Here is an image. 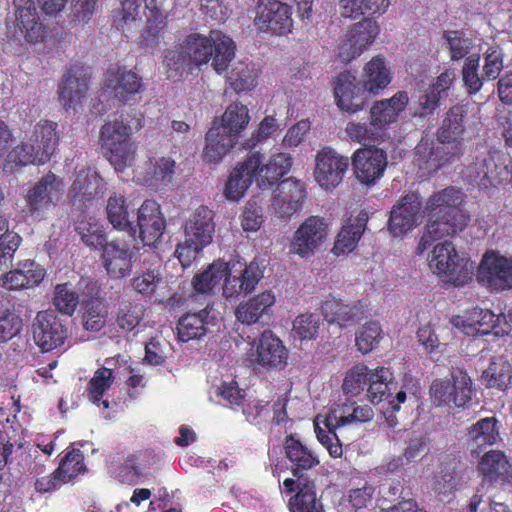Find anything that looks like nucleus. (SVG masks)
<instances>
[{
    "label": "nucleus",
    "mask_w": 512,
    "mask_h": 512,
    "mask_svg": "<svg viewBox=\"0 0 512 512\" xmlns=\"http://www.w3.org/2000/svg\"><path fill=\"white\" fill-rule=\"evenodd\" d=\"M276 298L273 292L266 290L242 302L235 309V318L242 324L251 325L260 321L264 315H269L275 305Z\"/></svg>",
    "instance_id": "nucleus-35"
},
{
    "label": "nucleus",
    "mask_w": 512,
    "mask_h": 512,
    "mask_svg": "<svg viewBox=\"0 0 512 512\" xmlns=\"http://www.w3.org/2000/svg\"><path fill=\"white\" fill-rule=\"evenodd\" d=\"M288 507L290 512H324L322 502L317 499L315 482L300 478L298 491L289 499Z\"/></svg>",
    "instance_id": "nucleus-40"
},
{
    "label": "nucleus",
    "mask_w": 512,
    "mask_h": 512,
    "mask_svg": "<svg viewBox=\"0 0 512 512\" xmlns=\"http://www.w3.org/2000/svg\"><path fill=\"white\" fill-rule=\"evenodd\" d=\"M368 385L367 397L373 404L389 400L392 397L391 390L397 387V383L393 381V373L385 367L371 371Z\"/></svg>",
    "instance_id": "nucleus-43"
},
{
    "label": "nucleus",
    "mask_w": 512,
    "mask_h": 512,
    "mask_svg": "<svg viewBox=\"0 0 512 512\" xmlns=\"http://www.w3.org/2000/svg\"><path fill=\"white\" fill-rule=\"evenodd\" d=\"M34 343L42 352L61 350L69 336L64 318L53 311H40L32 323Z\"/></svg>",
    "instance_id": "nucleus-10"
},
{
    "label": "nucleus",
    "mask_w": 512,
    "mask_h": 512,
    "mask_svg": "<svg viewBox=\"0 0 512 512\" xmlns=\"http://www.w3.org/2000/svg\"><path fill=\"white\" fill-rule=\"evenodd\" d=\"M374 418V410L371 406L357 405L355 402L343 403L338 409L328 413V423L336 426H345L352 423H366Z\"/></svg>",
    "instance_id": "nucleus-41"
},
{
    "label": "nucleus",
    "mask_w": 512,
    "mask_h": 512,
    "mask_svg": "<svg viewBox=\"0 0 512 512\" xmlns=\"http://www.w3.org/2000/svg\"><path fill=\"white\" fill-rule=\"evenodd\" d=\"M441 97L431 86L423 90L414 101V116L428 118L440 107Z\"/></svg>",
    "instance_id": "nucleus-59"
},
{
    "label": "nucleus",
    "mask_w": 512,
    "mask_h": 512,
    "mask_svg": "<svg viewBox=\"0 0 512 512\" xmlns=\"http://www.w3.org/2000/svg\"><path fill=\"white\" fill-rule=\"evenodd\" d=\"M379 34L377 21L364 18L354 23L347 32V39L340 46V56L350 61L358 57Z\"/></svg>",
    "instance_id": "nucleus-27"
},
{
    "label": "nucleus",
    "mask_w": 512,
    "mask_h": 512,
    "mask_svg": "<svg viewBox=\"0 0 512 512\" xmlns=\"http://www.w3.org/2000/svg\"><path fill=\"white\" fill-rule=\"evenodd\" d=\"M132 135L131 126L121 118L105 121L100 128V149L118 172L135 160L138 147Z\"/></svg>",
    "instance_id": "nucleus-6"
},
{
    "label": "nucleus",
    "mask_w": 512,
    "mask_h": 512,
    "mask_svg": "<svg viewBox=\"0 0 512 512\" xmlns=\"http://www.w3.org/2000/svg\"><path fill=\"white\" fill-rule=\"evenodd\" d=\"M115 376L113 369L107 367H100L92 376L87 386L88 399L95 405L100 406V401L104 393L114 383Z\"/></svg>",
    "instance_id": "nucleus-49"
},
{
    "label": "nucleus",
    "mask_w": 512,
    "mask_h": 512,
    "mask_svg": "<svg viewBox=\"0 0 512 512\" xmlns=\"http://www.w3.org/2000/svg\"><path fill=\"white\" fill-rule=\"evenodd\" d=\"M85 245L91 249H102L107 244L106 233L95 219L81 220L75 227Z\"/></svg>",
    "instance_id": "nucleus-50"
},
{
    "label": "nucleus",
    "mask_w": 512,
    "mask_h": 512,
    "mask_svg": "<svg viewBox=\"0 0 512 512\" xmlns=\"http://www.w3.org/2000/svg\"><path fill=\"white\" fill-rule=\"evenodd\" d=\"M259 166V159L255 155H248L247 158L240 162L230 173L224 194L230 200L241 199L249 189L255 172Z\"/></svg>",
    "instance_id": "nucleus-33"
},
{
    "label": "nucleus",
    "mask_w": 512,
    "mask_h": 512,
    "mask_svg": "<svg viewBox=\"0 0 512 512\" xmlns=\"http://www.w3.org/2000/svg\"><path fill=\"white\" fill-rule=\"evenodd\" d=\"M254 22L261 31L287 35L293 29L291 6L280 0H257Z\"/></svg>",
    "instance_id": "nucleus-12"
},
{
    "label": "nucleus",
    "mask_w": 512,
    "mask_h": 512,
    "mask_svg": "<svg viewBox=\"0 0 512 512\" xmlns=\"http://www.w3.org/2000/svg\"><path fill=\"white\" fill-rule=\"evenodd\" d=\"M63 192V179L52 172L46 173L26 195L28 212L32 217L42 218L47 210L57 205Z\"/></svg>",
    "instance_id": "nucleus-13"
},
{
    "label": "nucleus",
    "mask_w": 512,
    "mask_h": 512,
    "mask_svg": "<svg viewBox=\"0 0 512 512\" xmlns=\"http://www.w3.org/2000/svg\"><path fill=\"white\" fill-rule=\"evenodd\" d=\"M217 322L213 304L209 300L205 307L196 312H186L180 316L176 324L177 338L186 343L192 340H200Z\"/></svg>",
    "instance_id": "nucleus-22"
},
{
    "label": "nucleus",
    "mask_w": 512,
    "mask_h": 512,
    "mask_svg": "<svg viewBox=\"0 0 512 512\" xmlns=\"http://www.w3.org/2000/svg\"><path fill=\"white\" fill-rule=\"evenodd\" d=\"M139 9V0H122L114 17V27L121 30L125 25L136 22L139 18Z\"/></svg>",
    "instance_id": "nucleus-64"
},
{
    "label": "nucleus",
    "mask_w": 512,
    "mask_h": 512,
    "mask_svg": "<svg viewBox=\"0 0 512 512\" xmlns=\"http://www.w3.org/2000/svg\"><path fill=\"white\" fill-rule=\"evenodd\" d=\"M422 202L418 193L410 192L400 197L393 207L389 220V230L394 235L407 233L415 228L420 217Z\"/></svg>",
    "instance_id": "nucleus-24"
},
{
    "label": "nucleus",
    "mask_w": 512,
    "mask_h": 512,
    "mask_svg": "<svg viewBox=\"0 0 512 512\" xmlns=\"http://www.w3.org/2000/svg\"><path fill=\"white\" fill-rule=\"evenodd\" d=\"M142 316L143 312L139 305L124 304L119 307L116 323L120 330L130 332L139 326Z\"/></svg>",
    "instance_id": "nucleus-60"
},
{
    "label": "nucleus",
    "mask_w": 512,
    "mask_h": 512,
    "mask_svg": "<svg viewBox=\"0 0 512 512\" xmlns=\"http://www.w3.org/2000/svg\"><path fill=\"white\" fill-rule=\"evenodd\" d=\"M58 141L56 122L40 120L27 140L12 150L10 159L18 166L44 165L54 153Z\"/></svg>",
    "instance_id": "nucleus-7"
},
{
    "label": "nucleus",
    "mask_w": 512,
    "mask_h": 512,
    "mask_svg": "<svg viewBox=\"0 0 512 512\" xmlns=\"http://www.w3.org/2000/svg\"><path fill=\"white\" fill-rule=\"evenodd\" d=\"M466 117V106L454 104L436 129V141L428 137L418 141L414 148V159L419 169L432 175L464 154Z\"/></svg>",
    "instance_id": "nucleus-2"
},
{
    "label": "nucleus",
    "mask_w": 512,
    "mask_h": 512,
    "mask_svg": "<svg viewBox=\"0 0 512 512\" xmlns=\"http://www.w3.org/2000/svg\"><path fill=\"white\" fill-rule=\"evenodd\" d=\"M502 319H505V315L475 307L467 310L464 315L453 316L452 323L469 335H487L491 332L499 335L506 332L499 327Z\"/></svg>",
    "instance_id": "nucleus-20"
},
{
    "label": "nucleus",
    "mask_w": 512,
    "mask_h": 512,
    "mask_svg": "<svg viewBox=\"0 0 512 512\" xmlns=\"http://www.w3.org/2000/svg\"><path fill=\"white\" fill-rule=\"evenodd\" d=\"M23 329L21 316L9 308L0 306V344L8 343Z\"/></svg>",
    "instance_id": "nucleus-57"
},
{
    "label": "nucleus",
    "mask_w": 512,
    "mask_h": 512,
    "mask_svg": "<svg viewBox=\"0 0 512 512\" xmlns=\"http://www.w3.org/2000/svg\"><path fill=\"white\" fill-rule=\"evenodd\" d=\"M249 109L241 102H232L222 116L221 131L237 141L240 132L249 125Z\"/></svg>",
    "instance_id": "nucleus-45"
},
{
    "label": "nucleus",
    "mask_w": 512,
    "mask_h": 512,
    "mask_svg": "<svg viewBox=\"0 0 512 512\" xmlns=\"http://www.w3.org/2000/svg\"><path fill=\"white\" fill-rule=\"evenodd\" d=\"M344 132L349 140L357 142L363 146L377 142L381 137L376 127L372 125V119H370L369 124L355 120L348 121L344 128Z\"/></svg>",
    "instance_id": "nucleus-52"
},
{
    "label": "nucleus",
    "mask_w": 512,
    "mask_h": 512,
    "mask_svg": "<svg viewBox=\"0 0 512 512\" xmlns=\"http://www.w3.org/2000/svg\"><path fill=\"white\" fill-rule=\"evenodd\" d=\"M498 420L495 417L483 418L472 424L467 432V442L471 454L479 455L480 451L496 443L499 438Z\"/></svg>",
    "instance_id": "nucleus-38"
},
{
    "label": "nucleus",
    "mask_w": 512,
    "mask_h": 512,
    "mask_svg": "<svg viewBox=\"0 0 512 512\" xmlns=\"http://www.w3.org/2000/svg\"><path fill=\"white\" fill-rule=\"evenodd\" d=\"M349 159L331 147H323L315 157L314 176L324 189H333L341 184L348 169Z\"/></svg>",
    "instance_id": "nucleus-16"
},
{
    "label": "nucleus",
    "mask_w": 512,
    "mask_h": 512,
    "mask_svg": "<svg viewBox=\"0 0 512 512\" xmlns=\"http://www.w3.org/2000/svg\"><path fill=\"white\" fill-rule=\"evenodd\" d=\"M235 43L221 31L212 30L208 36L192 32L178 38L164 53L163 64L168 79H183L202 65L212 61L213 70L222 74L229 68L235 55Z\"/></svg>",
    "instance_id": "nucleus-1"
},
{
    "label": "nucleus",
    "mask_w": 512,
    "mask_h": 512,
    "mask_svg": "<svg viewBox=\"0 0 512 512\" xmlns=\"http://www.w3.org/2000/svg\"><path fill=\"white\" fill-rule=\"evenodd\" d=\"M105 86L123 103L134 100L145 89L142 77L123 66L107 70Z\"/></svg>",
    "instance_id": "nucleus-25"
},
{
    "label": "nucleus",
    "mask_w": 512,
    "mask_h": 512,
    "mask_svg": "<svg viewBox=\"0 0 512 512\" xmlns=\"http://www.w3.org/2000/svg\"><path fill=\"white\" fill-rule=\"evenodd\" d=\"M109 223L117 230L128 232L132 241H136L137 228L129 220L126 198L122 195L110 196L106 206Z\"/></svg>",
    "instance_id": "nucleus-44"
},
{
    "label": "nucleus",
    "mask_w": 512,
    "mask_h": 512,
    "mask_svg": "<svg viewBox=\"0 0 512 512\" xmlns=\"http://www.w3.org/2000/svg\"><path fill=\"white\" fill-rule=\"evenodd\" d=\"M284 453L290 463L292 475L298 478V481L300 478H305V470L320 464L317 454L295 438L294 434H288L284 438Z\"/></svg>",
    "instance_id": "nucleus-31"
},
{
    "label": "nucleus",
    "mask_w": 512,
    "mask_h": 512,
    "mask_svg": "<svg viewBox=\"0 0 512 512\" xmlns=\"http://www.w3.org/2000/svg\"><path fill=\"white\" fill-rule=\"evenodd\" d=\"M479 62L480 55L472 54L466 58L462 68V78L470 95L478 93L483 87L485 78L478 74Z\"/></svg>",
    "instance_id": "nucleus-58"
},
{
    "label": "nucleus",
    "mask_w": 512,
    "mask_h": 512,
    "mask_svg": "<svg viewBox=\"0 0 512 512\" xmlns=\"http://www.w3.org/2000/svg\"><path fill=\"white\" fill-rule=\"evenodd\" d=\"M371 371L365 364H356L350 368L343 379L342 391L352 397L359 395L369 382Z\"/></svg>",
    "instance_id": "nucleus-53"
},
{
    "label": "nucleus",
    "mask_w": 512,
    "mask_h": 512,
    "mask_svg": "<svg viewBox=\"0 0 512 512\" xmlns=\"http://www.w3.org/2000/svg\"><path fill=\"white\" fill-rule=\"evenodd\" d=\"M382 339V328L378 321H368L356 332V346L363 353L374 350Z\"/></svg>",
    "instance_id": "nucleus-56"
},
{
    "label": "nucleus",
    "mask_w": 512,
    "mask_h": 512,
    "mask_svg": "<svg viewBox=\"0 0 512 512\" xmlns=\"http://www.w3.org/2000/svg\"><path fill=\"white\" fill-rule=\"evenodd\" d=\"M213 210L199 206L185 224V237L198 247H207L213 241L215 224Z\"/></svg>",
    "instance_id": "nucleus-30"
},
{
    "label": "nucleus",
    "mask_w": 512,
    "mask_h": 512,
    "mask_svg": "<svg viewBox=\"0 0 512 512\" xmlns=\"http://www.w3.org/2000/svg\"><path fill=\"white\" fill-rule=\"evenodd\" d=\"M227 72L226 80L237 94L247 93L255 88L260 74L253 62L238 61L232 64Z\"/></svg>",
    "instance_id": "nucleus-39"
},
{
    "label": "nucleus",
    "mask_w": 512,
    "mask_h": 512,
    "mask_svg": "<svg viewBox=\"0 0 512 512\" xmlns=\"http://www.w3.org/2000/svg\"><path fill=\"white\" fill-rule=\"evenodd\" d=\"M251 361L264 368H278L287 364L288 352L280 338L271 330H264L251 345Z\"/></svg>",
    "instance_id": "nucleus-19"
},
{
    "label": "nucleus",
    "mask_w": 512,
    "mask_h": 512,
    "mask_svg": "<svg viewBox=\"0 0 512 512\" xmlns=\"http://www.w3.org/2000/svg\"><path fill=\"white\" fill-rule=\"evenodd\" d=\"M80 302V295L69 283L56 285L53 295V305L59 312L71 316Z\"/></svg>",
    "instance_id": "nucleus-54"
},
{
    "label": "nucleus",
    "mask_w": 512,
    "mask_h": 512,
    "mask_svg": "<svg viewBox=\"0 0 512 512\" xmlns=\"http://www.w3.org/2000/svg\"><path fill=\"white\" fill-rule=\"evenodd\" d=\"M512 159L499 150H489L488 154L477 158L468 168V176L479 189L491 191L507 183L509 165Z\"/></svg>",
    "instance_id": "nucleus-9"
},
{
    "label": "nucleus",
    "mask_w": 512,
    "mask_h": 512,
    "mask_svg": "<svg viewBox=\"0 0 512 512\" xmlns=\"http://www.w3.org/2000/svg\"><path fill=\"white\" fill-rule=\"evenodd\" d=\"M392 75L384 57L376 55L365 64L362 87L350 72L340 73L334 81V96L337 107L344 113L355 114L366 105L367 93L377 94L389 86Z\"/></svg>",
    "instance_id": "nucleus-4"
},
{
    "label": "nucleus",
    "mask_w": 512,
    "mask_h": 512,
    "mask_svg": "<svg viewBox=\"0 0 512 512\" xmlns=\"http://www.w3.org/2000/svg\"><path fill=\"white\" fill-rule=\"evenodd\" d=\"M248 155H255L259 159V166L255 172V179L262 189L279 185L292 166V158L287 153H277L270 156L266 164L263 163V155L258 151H251Z\"/></svg>",
    "instance_id": "nucleus-29"
},
{
    "label": "nucleus",
    "mask_w": 512,
    "mask_h": 512,
    "mask_svg": "<svg viewBox=\"0 0 512 512\" xmlns=\"http://www.w3.org/2000/svg\"><path fill=\"white\" fill-rule=\"evenodd\" d=\"M321 323L322 316L319 313H302L294 320L293 331L300 340H314L319 333Z\"/></svg>",
    "instance_id": "nucleus-55"
},
{
    "label": "nucleus",
    "mask_w": 512,
    "mask_h": 512,
    "mask_svg": "<svg viewBox=\"0 0 512 512\" xmlns=\"http://www.w3.org/2000/svg\"><path fill=\"white\" fill-rule=\"evenodd\" d=\"M452 378V403L456 407L465 408L472 399V380L469 373L462 368H454L450 372Z\"/></svg>",
    "instance_id": "nucleus-48"
},
{
    "label": "nucleus",
    "mask_w": 512,
    "mask_h": 512,
    "mask_svg": "<svg viewBox=\"0 0 512 512\" xmlns=\"http://www.w3.org/2000/svg\"><path fill=\"white\" fill-rule=\"evenodd\" d=\"M206 146L203 150V160L206 163H220L227 152L234 147L236 140L221 131V128L213 126L206 133Z\"/></svg>",
    "instance_id": "nucleus-42"
},
{
    "label": "nucleus",
    "mask_w": 512,
    "mask_h": 512,
    "mask_svg": "<svg viewBox=\"0 0 512 512\" xmlns=\"http://www.w3.org/2000/svg\"><path fill=\"white\" fill-rule=\"evenodd\" d=\"M354 174L365 186H372L383 176L387 166V153L377 147L358 148L351 157Z\"/></svg>",
    "instance_id": "nucleus-15"
},
{
    "label": "nucleus",
    "mask_w": 512,
    "mask_h": 512,
    "mask_svg": "<svg viewBox=\"0 0 512 512\" xmlns=\"http://www.w3.org/2000/svg\"><path fill=\"white\" fill-rule=\"evenodd\" d=\"M322 313L328 323H336L340 327H348L365 318L368 313V305L363 300L353 304L328 300L322 305Z\"/></svg>",
    "instance_id": "nucleus-32"
},
{
    "label": "nucleus",
    "mask_w": 512,
    "mask_h": 512,
    "mask_svg": "<svg viewBox=\"0 0 512 512\" xmlns=\"http://www.w3.org/2000/svg\"><path fill=\"white\" fill-rule=\"evenodd\" d=\"M512 379V366L504 359L492 360L481 375L483 384L488 388L506 390Z\"/></svg>",
    "instance_id": "nucleus-46"
},
{
    "label": "nucleus",
    "mask_w": 512,
    "mask_h": 512,
    "mask_svg": "<svg viewBox=\"0 0 512 512\" xmlns=\"http://www.w3.org/2000/svg\"><path fill=\"white\" fill-rule=\"evenodd\" d=\"M172 0H144L146 15V26L140 35V43L144 47H157L164 33L168 29V11Z\"/></svg>",
    "instance_id": "nucleus-23"
},
{
    "label": "nucleus",
    "mask_w": 512,
    "mask_h": 512,
    "mask_svg": "<svg viewBox=\"0 0 512 512\" xmlns=\"http://www.w3.org/2000/svg\"><path fill=\"white\" fill-rule=\"evenodd\" d=\"M478 469L484 482L504 484L511 476V466L503 451L489 450L479 462Z\"/></svg>",
    "instance_id": "nucleus-37"
},
{
    "label": "nucleus",
    "mask_w": 512,
    "mask_h": 512,
    "mask_svg": "<svg viewBox=\"0 0 512 512\" xmlns=\"http://www.w3.org/2000/svg\"><path fill=\"white\" fill-rule=\"evenodd\" d=\"M135 240H111L102 248V265L113 278H121L132 272L136 261L138 248L133 244Z\"/></svg>",
    "instance_id": "nucleus-14"
},
{
    "label": "nucleus",
    "mask_w": 512,
    "mask_h": 512,
    "mask_svg": "<svg viewBox=\"0 0 512 512\" xmlns=\"http://www.w3.org/2000/svg\"><path fill=\"white\" fill-rule=\"evenodd\" d=\"M89 77L90 72L85 64L77 61L69 65L59 88L64 108H75L81 102L88 90Z\"/></svg>",
    "instance_id": "nucleus-26"
},
{
    "label": "nucleus",
    "mask_w": 512,
    "mask_h": 512,
    "mask_svg": "<svg viewBox=\"0 0 512 512\" xmlns=\"http://www.w3.org/2000/svg\"><path fill=\"white\" fill-rule=\"evenodd\" d=\"M476 278L479 284L491 291L512 289V257L498 251H487L478 266Z\"/></svg>",
    "instance_id": "nucleus-11"
},
{
    "label": "nucleus",
    "mask_w": 512,
    "mask_h": 512,
    "mask_svg": "<svg viewBox=\"0 0 512 512\" xmlns=\"http://www.w3.org/2000/svg\"><path fill=\"white\" fill-rule=\"evenodd\" d=\"M108 316V307L101 298H90L82 304V327L86 331L103 329Z\"/></svg>",
    "instance_id": "nucleus-47"
},
{
    "label": "nucleus",
    "mask_w": 512,
    "mask_h": 512,
    "mask_svg": "<svg viewBox=\"0 0 512 512\" xmlns=\"http://www.w3.org/2000/svg\"><path fill=\"white\" fill-rule=\"evenodd\" d=\"M105 189L104 179L98 172L89 167H82L75 171L68 195L72 205L81 209L101 198Z\"/></svg>",
    "instance_id": "nucleus-18"
},
{
    "label": "nucleus",
    "mask_w": 512,
    "mask_h": 512,
    "mask_svg": "<svg viewBox=\"0 0 512 512\" xmlns=\"http://www.w3.org/2000/svg\"><path fill=\"white\" fill-rule=\"evenodd\" d=\"M328 233V223L324 217L311 215L295 231L290 252L301 257H309L325 240Z\"/></svg>",
    "instance_id": "nucleus-17"
},
{
    "label": "nucleus",
    "mask_w": 512,
    "mask_h": 512,
    "mask_svg": "<svg viewBox=\"0 0 512 512\" xmlns=\"http://www.w3.org/2000/svg\"><path fill=\"white\" fill-rule=\"evenodd\" d=\"M455 467L444 466L434 475L432 489L437 495L448 496L457 486Z\"/></svg>",
    "instance_id": "nucleus-62"
},
{
    "label": "nucleus",
    "mask_w": 512,
    "mask_h": 512,
    "mask_svg": "<svg viewBox=\"0 0 512 512\" xmlns=\"http://www.w3.org/2000/svg\"><path fill=\"white\" fill-rule=\"evenodd\" d=\"M428 262L432 272L447 285L464 287L472 281L474 264L459 255L451 240L436 244Z\"/></svg>",
    "instance_id": "nucleus-8"
},
{
    "label": "nucleus",
    "mask_w": 512,
    "mask_h": 512,
    "mask_svg": "<svg viewBox=\"0 0 512 512\" xmlns=\"http://www.w3.org/2000/svg\"><path fill=\"white\" fill-rule=\"evenodd\" d=\"M409 103L406 91H397L392 97L376 100L370 108L372 125L378 129L379 134L396 123L399 115L404 112Z\"/></svg>",
    "instance_id": "nucleus-28"
},
{
    "label": "nucleus",
    "mask_w": 512,
    "mask_h": 512,
    "mask_svg": "<svg viewBox=\"0 0 512 512\" xmlns=\"http://www.w3.org/2000/svg\"><path fill=\"white\" fill-rule=\"evenodd\" d=\"M138 236L143 246L154 247L166 229V220L156 200L146 199L138 209Z\"/></svg>",
    "instance_id": "nucleus-21"
},
{
    "label": "nucleus",
    "mask_w": 512,
    "mask_h": 512,
    "mask_svg": "<svg viewBox=\"0 0 512 512\" xmlns=\"http://www.w3.org/2000/svg\"><path fill=\"white\" fill-rule=\"evenodd\" d=\"M367 221L368 214L365 211H360L355 219L349 218L337 235L333 252L336 255H341L353 251L361 239Z\"/></svg>",
    "instance_id": "nucleus-36"
},
{
    "label": "nucleus",
    "mask_w": 512,
    "mask_h": 512,
    "mask_svg": "<svg viewBox=\"0 0 512 512\" xmlns=\"http://www.w3.org/2000/svg\"><path fill=\"white\" fill-rule=\"evenodd\" d=\"M462 201V193L454 187L434 192L428 198L424 207L428 220L417 253L421 254L430 248L436 239L454 235L466 227L467 217L459 208Z\"/></svg>",
    "instance_id": "nucleus-5"
},
{
    "label": "nucleus",
    "mask_w": 512,
    "mask_h": 512,
    "mask_svg": "<svg viewBox=\"0 0 512 512\" xmlns=\"http://www.w3.org/2000/svg\"><path fill=\"white\" fill-rule=\"evenodd\" d=\"M324 427L315 422V432L320 444L324 446L332 458H341L343 455V444L341 443L336 429L341 426L329 425L328 414L323 421ZM332 424H335L334 421Z\"/></svg>",
    "instance_id": "nucleus-51"
},
{
    "label": "nucleus",
    "mask_w": 512,
    "mask_h": 512,
    "mask_svg": "<svg viewBox=\"0 0 512 512\" xmlns=\"http://www.w3.org/2000/svg\"><path fill=\"white\" fill-rule=\"evenodd\" d=\"M264 273L265 267L256 261L243 266L239 262L231 264L217 260L206 270L192 277V288L198 293L208 294L223 279V296L232 302L242 294H248L255 290L264 277Z\"/></svg>",
    "instance_id": "nucleus-3"
},
{
    "label": "nucleus",
    "mask_w": 512,
    "mask_h": 512,
    "mask_svg": "<svg viewBox=\"0 0 512 512\" xmlns=\"http://www.w3.org/2000/svg\"><path fill=\"white\" fill-rule=\"evenodd\" d=\"M504 68V54L499 46H488L483 67L484 78L496 79Z\"/></svg>",
    "instance_id": "nucleus-63"
},
{
    "label": "nucleus",
    "mask_w": 512,
    "mask_h": 512,
    "mask_svg": "<svg viewBox=\"0 0 512 512\" xmlns=\"http://www.w3.org/2000/svg\"><path fill=\"white\" fill-rule=\"evenodd\" d=\"M60 463H65V470H68L63 478L65 483L72 481L81 475V473H85L87 471L85 466V456L83 455V451L79 448H72L71 450H67L65 452L64 458L60 461Z\"/></svg>",
    "instance_id": "nucleus-61"
},
{
    "label": "nucleus",
    "mask_w": 512,
    "mask_h": 512,
    "mask_svg": "<svg viewBox=\"0 0 512 512\" xmlns=\"http://www.w3.org/2000/svg\"><path fill=\"white\" fill-rule=\"evenodd\" d=\"M16 5L17 26L28 42H37L45 35V26L41 22L33 0H14Z\"/></svg>",
    "instance_id": "nucleus-34"
}]
</instances>
